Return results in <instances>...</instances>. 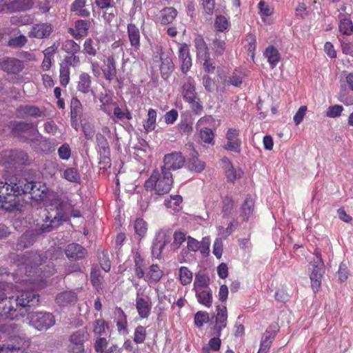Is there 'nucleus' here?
Returning a JSON list of instances; mask_svg holds the SVG:
<instances>
[{
    "label": "nucleus",
    "mask_w": 353,
    "mask_h": 353,
    "mask_svg": "<svg viewBox=\"0 0 353 353\" xmlns=\"http://www.w3.org/2000/svg\"><path fill=\"white\" fill-rule=\"evenodd\" d=\"M182 201L183 198L181 195H171L164 200V205L167 208H170L174 211L178 212L179 210V205Z\"/></svg>",
    "instance_id": "a18cd8bd"
},
{
    "label": "nucleus",
    "mask_w": 353,
    "mask_h": 353,
    "mask_svg": "<svg viewBox=\"0 0 353 353\" xmlns=\"http://www.w3.org/2000/svg\"><path fill=\"white\" fill-rule=\"evenodd\" d=\"M145 263L144 259L141 255H136L134 258V273L136 276L141 279H143L145 275L144 268Z\"/></svg>",
    "instance_id": "5fc2aeb1"
},
{
    "label": "nucleus",
    "mask_w": 353,
    "mask_h": 353,
    "mask_svg": "<svg viewBox=\"0 0 353 353\" xmlns=\"http://www.w3.org/2000/svg\"><path fill=\"white\" fill-rule=\"evenodd\" d=\"M210 278L203 272H199L195 274L193 283V291L205 290L210 288Z\"/></svg>",
    "instance_id": "72a5a7b5"
},
{
    "label": "nucleus",
    "mask_w": 353,
    "mask_h": 353,
    "mask_svg": "<svg viewBox=\"0 0 353 353\" xmlns=\"http://www.w3.org/2000/svg\"><path fill=\"white\" fill-rule=\"evenodd\" d=\"M70 116L81 117L83 114V105L77 97H72L70 101Z\"/></svg>",
    "instance_id": "8fccbe9b"
},
{
    "label": "nucleus",
    "mask_w": 353,
    "mask_h": 353,
    "mask_svg": "<svg viewBox=\"0 0 353 353\" xmlns=\"http://www.w3.org/2000/svg\"><path fill=\"white\" fill-rule=\"evenodd\" d=\"M91 23L90 21L79 19L75 21L74 28H69L68 32L77 40L85 37L88 34Z\"/></svg>",
    "instance_id": "f3484780"
},
{
    "label": "nucleus",
    "mask_w": 353,
    "mask_h": 353,
    "mask_svg": "<svg viewBox=\"0 0 353 353\" xmlns=\"http://www.w3.org/2000/svg\"><path fill=\"white\" fill-rule=\"evenodd\" d=\"M96 139L100 152L103 153L104 154L108 153L110 151V146L105 136L101 133H98L96 135Z\"/></svg>",
    "instance_id": "052dcab7"
},
{
    "label": "nucleus",
    "mask_w": 353,
    "mask_h": 353,
    "mask_svg": "<svg viewBox=\"0 0 353 353\" xmlns=\"http://www.w3.org/2000/svg\"><path fill=\"white\" fill-rule=\"evenodd\" d=\"M28 319L30 325L39 331L47 330L55 324V318L50 312H33Z\"/></svg>",
    "instance_id": "0eeeda50"
},
{
    "label": "nucleus",
    "mask_w": 353,
    "mask_h": 353,
    "mask_svg": "<svg viewBox=\"0 0 353 353\" xmlns=\"http://www.w3.org/2000/svg\"><path fill=\"white\" fill-rule=\"evenodd\" d=\"M108 323L103 319H99L93 323V332L96 335L101 336L105 334V330L108 329Z\"/></svg>",
    "instance_id": "6e6d98bb"
},
{
    "label": "nucleus",
    "mask_w": 353,
    "mask_h": 353,
    "mask_svg": "<svg viewBox=\"0 0 353 353\" xmlns=\"http://www.w3.org/2000/svg\"><path fill=\"white\" fill-rule=\"evenodd\" d=\"M0 67L8 74H17L23 70L24 65L22 61L17 58L6 57L0 60Z\"/></svg>",
    "instance_id": "2eb2a0df"
},
{
    "label": "nucleus",
    "mask_w": 353,
    "mask_h": 353,
    "mask_svg": "<svg viewBox=\"0 0 353 353\" xmlns=\"http://www.w3.org/2000/svg\"><path fill=\"white\" fill-rule=\"evenodd\" d=\"M35 183L33 181H28L26 179H19L17 182L12 183V191L15 193L16 196L26 194H32Z\"/></svg>",
    "instance_id": "6ab92c4d"
},
{
    "label": "nucleus",
    "mask_w": 353,
    "mask_h": 353,
    "mask_svg": "<svg viewBox=\"0 0 353 353\" xmlns=\"http://www.w3.org/2000/svg\"><path fill=\"white\" fill-rule=\"evenodd\" d=\"M86 0H74L70 6V11L81 17H89L90 12L85 8Z\"/></svg>",
    "instance_id": "e433bc0d"
},
{
    "label": "nucleus",
    "mask_w": 353,
    "mask_h": 353,
    "mask_svg": "<svg viewBox=\"0 0 353 353\" xmlns=\"http://www.w3.org/2000/svg\"><path fill=\"white\" fill-rule=\"evenodd\" d=\"M57 2V0H41L37 3V8L41 13L46 14L50 10L52 6Z\"/></svg>",
    "instance_id": "69168bd1"
},
{
    "label": "nucleus",
    "mask_w": 353,
    "mask_h": 353,
    "mask_svg": "<svg viewBox=\"0 0 353 353\" xmlns=\"http://www.w3.org/2000/svg\"><path fill=\"white\" fill-rule=\"evenodd\" d=\"M77 301V295L72 291H65L59 293L56 296V302L60 306L74 305Z\"/></svg>",
    "instance_id": "7c9ffc66"
},
{
    "label": "nucleus",
    "mask_w": 353,
    "mask_h": 353,
    "mask_svg": "<svg viewBox=\"0 0 353 353\" xmlns=\"http://www.w3.org/2000/svg\"><path fill=\"white\" fill-rule=\"evenodd\" d=\"M222 213L223 216H229L234 208V202L230 196H225L223 199Z\"/></svg>",
    "instance_id": "bf43d9fd"
},
{
    "label": "nucleus",
    "mask_w": 353,
    "mask_h": 353,
    "mask_svg": "<svg viewBox=\"0 0 353 353\" xmlns=\"http://www.w3.org/2000/svg\"><path fill=\"white\" fill-rule=\"evenodd\" d=\"M279 328L276 324L270 325L263 333L260 343V347L257 353H268L270 347L279 332Z\"/></svg>",
    "instance_id": "ddd939ff"
},
{
    "label": "nucleus",
    "mask_w": 353,
    "mask_h": 353,
    "mask_svg": "<svg viewBox=\"0 0 353 353\" xmlns=\"http://www.w3.org/2000/svg\"><path fill=\"white\" fill-rule=\"evenodd\" d=\"M209 239L204 238L202 241H199L193 237L188 236L187 239V247L190 251L196 252L200 250L202 254L209 251Z\"/></svg>",
    "instance_id": "393cba45"
},
{
    "label": "nucleus",
    "mask_w": 353,
    "mask_h": 353,
    "mask_svg": "<svg viewBox=\"0 0 353 353\" xmlns=\"http://www.w3.org/2000/svg\"><path fill=\"white\" fill-rule=\"evenodd\" d=\"M6 6V8L12 12H24L33 7L34 0H14Z\"/></svg>",
    "instance_id": "c85d7f7f"
},
{
    "label": "nucleus",
    "mask_w": 353,
    "mask_h": 353,
    "mask_svg": "<svg viewBox=\"0 0 353 353\" xmlns=\"http://www.w3.org/2000/svg\"><path fill=\"white\" fill-rule=\"evenodd\" d=\"M173 178L171 172L163 170H153L150 176L145 181L144 188L147 191H155L158 195L168 194L172 186Z\"/></svg>",
    "instance_id": "7ed1b4c3"
},
{
    "label": "nucleus",
    "mask_w": 353,
    "mask_h": 353,
    "mask_svg": "<svg viewBox=\"0 0 353 353\" xmlns=\"http://www.w3.org/2000/svg\"><path fill=\"white\" fill-rule=\"evenodd\" d=\"M177 13V10L173 7L164 8L157 15V21L162 25L170 24L175 19Z\"/></svg>",
    "instance_id": "cd10ccee"
},
{
    "label": "nucleus",
    "mask_w": 353,
    "mask_h": 353,
    "mask_svg": "<svg viewBox=\"0 0 353 353\" xmlns=\"http://www.w3.org/2000/svg\"><path fill=\"white\" fill-rule=\"evenodd\" d=\"M127 32L131 46L133 47L134 50H139L141 46V35L139 28L134 23H128L127 26Z\"/></svg>",
    "instance_id": "c756f323"
},
{
    "label": "nucleus",
    "mask_w": 353,
    "mask_h": 353,
    "mask_svg": "<svg viewBox=\"0 0 353 353\" xmlns=\"http://www.w3.org/2000/svg\"><path fill=\"white\" fill-rule=\"evenodd\" d=\"M258 8L259 10V14L262 19H263L264 17H270L274 13L273 7L268 5L264 1H261L259 3Z\"/></svg>",
    "instance_id": "e2e57ef3"
},
{
    "label": "nucleus",
    "mask_w": 353,
    "mask_h": 353,
    "mask_svg": "<svg viewBox=\"0 0 353 353\" xmlns=\"http://www.w3.org/2000/svg\"><path fill=\"white\" fill-rule=\"evenodd\" d=\"M34 239L35 236L34 234L24 233L18 239V242L17 243V248L18 250H23L27 248L33 244V243L34 242Z\"/></svg>",
    "instance_id": "09e8293b"
},
{
    "label": "nucleus",
    "mask_w": 353,
    "mask_h": 353,
    "mask_svg": "<svg viewBox=\"0 0 353 353\" xmlns=\"http://www.w3.org/2000/svg\"><path fill=\"white\" fill-rule=\"evenodd\" d=\"M163 274L160 267L157 264H152L150 266L149 271L147 273L148 281L151 283H157L162 278Z\"/></svg>",
    "instance_id": "c03bdc74"
},
{
    "label": "nucleus",
    "mask_w": 353,
    "mask_h": 353,
    "mask_svg": "<svg viewBox=\"0 0 353 353\" xmlns=\"http://www.w3.org/2000/svg\"><path fill=\"white\" fill-rule=\"evenodd\" d=\"M99 45L98 41L94 42V41L92 38H87L84 41L83 45V52L85 54L88 55L90 57H96L97 54V51L99 49Z\"/></svg>",
    "instance_id": "a19ab883"
},
{
    "label": "nucleus",
    "mask_w": 353,
    "mask_h": 353,
    "mask_svg": "<svg viewBox=\"0 0 353 353\" xmlns=\"http://www.w3.org/2000/svg\"><path fill=\"white\" fill-rule=\"evenodd\" d=\"M31 148L38 153L50 154L55 150V145L49 139L43 138L39 133L29 138Z\"/></svg>",
    "instance_id": "9d476101"
},
{
    "label": "nucleus",
    "mask_w": 353,
    "mask_h": 353,
    "mask_svg": "<svg viewBox=\"0 0 353 353\" xmlns=\"http://www.w3.org/2000/svg\"><path fill=\"white\" fill-rule=\"evenodd\" d=\"M53 32V26L50 23L34 24L28 33L30 37L37 39L48 38Z\"/></svg>",
    "instance_id": "a211bd4d"
},
{
    "label": "nucleus",
    "mask_w": 353,
    "mask_h": 353,
    "mask_svg": "<svg viewBox=\"0 0 353 353\" xmlns=\"http://www.w3.org/2000/svg\"><path fill=\"white\" fill-rule=\"evenodd\" d=\"M42 217V223L39 227L37 232L39 234L50 232L54 229L58 228L65 219L63 218V215L59 210L49 212L44 209L41 212Z\"/></svg>",
    "instance_id": "39448f33"
},
{
    "label": "nucleus",
    "mask_w": 353,
    "mask_h": 353,
    "mask_svg": "<svg viewBox=\"0 0 353 353\" xmlns=\"http://www.w3.org/2000/svg\"><path fill=\"white\" fill-rule=\"evenodd\" d=\"M63 177L67 181L72 183H79L81 178L77 170L74 168H69L64 170Z\"/></svg>",
    "instance_id": "4d7b16f0"
},
{
    "label": "nucleus",
    "mask_w": 353,
    "mask_h": 353,
    "mask_svg": "<svg viewBox=\"0 0 353 353\" xmlns=\"http://www.w3.org/2000/svg\"><path fill=\"white\" fill-rule=\"evenodd\" d=\"M91 76L88 73L82 72L80 74L79 81L77 82V91L83 94L91 93L93 96H94L95 93L91 88Z\"/></svg>",
    "instance_id": "a878e982"
},
{
    "label": "nucleus",
    "mask_w": 353,
    "mask_h": 353,
    "mask_svg": "<svg viewBox=\"0 0 353 353\" xmlns=\"http://www.w3.org/2000/svg\"><path fill=\"white\" fill-rule=\"evenodd\" d=\"M199 136L204 143L214 144V134L210 128H201Z\"/></svg>",
    "instance_id": "13d9d810"
},
{
    "label": "nucleus",
    "mask_w": 353,
    "mask_h": 353,
    "mask_svg": "<svg viewBox=\"0 0 353 353\" xmlns=\"http://www.w3.org/2000/svg\"><path fill=\"white\" fill-rule=\"evenodd\" d=\"M81 63L80 58L75 57H65L62 63H60L59 82L60 84L66 87L70 80V67L76 68Z\"/></svg>",
    "instance_id": "1a4fd4ad"
},
{
    "label": "nucleus",
    "mask_w": 353,
    "mask_h": 353,
    "mask_svg": "<svg viewBox=\"0 0 353 353\" xmlns=\"http://www.w3.org/2000/svg\"><path fill=\"white\" fill-rule=\"evenodd\" d=\"M209 321V314L205 311H199L194 315V323L198 327H201Z\"/></svg>",
    "instance_id": "338daca9"
},
{
    "label": "nucleus",
    "mask_w": 353,
    "mask_h": 353,
    "mask_svg": "<svg viewBox=\"0 0 353 353\" xmlns=\"http://www.w3.org/2000/svg\"><path fill=\"white\" fill-rule=\"evenodd\" d=\"M161 63L160 65V71L163 79H166L169 77L174 69V64L172 59L167 57L165 58L160 57Z\"/></svg>",
    "instance_id": "79ce46f5"
},
{
    "label": "nucleus",
    "mask_w": 353,
    "mask_h": 353,
    "mask_svg": "<svg viewBox=\"0 0 353 353\" xmlns=\"http://www.w3.org/2000/svg\"><path fill=\"white\" fill-rule=\"evenodd\" d=\"M10 21L12 25L22 26L31 24L33 19L30 14H20L11 17Z\"/></svg>",
    "instance_id": "49530a36"
},
{
    "label": "nucleus",
    "mask_w": 353,
    "mask_h": 353,
    "mask_svg": "<svg viewBox=\"0 0 353 353\" xmlns=\"http://www.w3.org/2000/svg\"><path fill=\"white\" fill-rule=\"evenodd\" d=\"M222 161L225 164L224 169L228 181L230 182H234L237 178L236 170L234 168L231 161L227 157L223 158Z\"/></svg>",
    "instance_id": "3c124183"
},
{
    "label": "nucleus",
    "mask_w": 353,
    "mask_h": 353,
    "mask_svg": "<svg viewBox=\"0 0 353 353\" xmlns=\"http://www.w3.org/2000/svg\"><path fill=\"white\" fill-rule=\"evenodd\" d=\"M244 77V72L241 69L236 68L230 76L222 79L221 83L225 87L233 85L239 88L241 85Z\"/></svg>",
    "instance_id": "bb28decb"
},
{
    "label": "nucleus",
    "mask_w": 353,
    "mask_h": 353,
    "mask_svg": "<svg viewBox=\"0 0 353 353\" xmlns=\"http://www.w3.org/2000/svg\"><path fill=\"white\" fill-rule=\"evenodd\" d=\"M194 43L198 58H206L209 56L208 48L202 36L197 35L194 40Z\"/></svg>",
    "instance_id": "4c0bfd02"
},
{
    "label": "nucleus",
    "mask_w": 353,
    "mask_h": 353,
    "mask_svg": "<svg viewBox=\"0 0 353 353\" xmlns=\"http://www.w3.org/2000/svg\"><path fill=\"white\" fill-rule=\"evenodd\" d=\"M192 272L188 267L182 266L179 270V279L182 285H187L192 281Z\"/></svg>",
    "instance_id": "de8ad7c7"
},
{
    "label": "nucleus",
    "mask_w": 353,
    "mask_h": 353,
    "mask_svg": "<svg viewBox=\"0 0 353 353\" xmlns=\"http://www.w3.org/2000/svg\"><path fill=\"white\" fill-rule=\"evenodd\" d=\"M245 41L247 42L245 48L248 50V55L254 60L256 48V36L254 34L249 33L246 36Z\"/></svg>",
    "instance_id": "864d4df0"
},
{
    "label": "nucleus",
    "mask_w": 353,
    "mask_h": 353,
    "mask_svg": "<svg viewBox=\"0 0 353 353\" xmlns=\"http://www.w3.org/2000/svg\"><path fill=\"white\" fill-rule=\"evenodd\" d=\"M147 336L146 328L142 325H138L134 332L133 341L139 344L145 341Z\"/></svg>",
    "instance_id": "680f3d73"
},
{
    "label": "nucleus",
    "mask_w": 353,
    "mask_h": 353,
    "mask_svg": "<svg viewBox=\"0 0 353 353\" xmlns=\"http://www.w3.org/2000/svg\"><path fill=\"white\" fill-rule=\"evenodd\" d=\"M42 110L36 105H21L15 110V116L19 119L38 118L43 116Z\"/></svg>",
    "instance_id": "dca6fc26"
},
{
    "label": "nucleus",
    "mask_w": 353,
    "mask_h": 353,
    "mask_svg": "<svg viewBox=\"0 0 353 353\" xmlns=\"http://www.w3.org/2000/svg\"><path fill=\"white\" fill-rule=\"evenodd\" d=\"M135 306L139 316L142 319H148L152 311V301L149 296L141 295L139 292H137Z\"/></svg>",
    "instance_id": "4468645a"
},
{
    "label": "nucleus",
    "mask_w": 353,
    "mask_h": 353,
    "mask_svg": "<svg viewBox=\"0 0 353 353\" xmlns=\"http://www.w3.org/2000/svg\"><path fill=\"white\" fill-rule=\"evenodd\" d=\"M197 301L206 307L212 305V292L210 288L194 291Z\"/></svg>",
    "instance_id": "473e14b6"
},
{
    "label": "nucleus",
    "mask_w": 353,
    "mask_h": 353,
    "mask_svg": "<svg viewBox=\"0 0 353 353\" xmlns=\"http://www.w3.org/2000/svg\"><path fill=\"white\" fill-rule=\"evenodd\" d=\"M8 285L0 282V303L3 300L6 302L3 307L6 318L11 320L23 317L27 312V307L37 305L39 303V295L33 290H22L16 296L8 297L6 291Z\"/></svg>",
    "instance_id": "f03ea898"
},
{
    "label": "nucleus",
    "mask_w": 353,
    "mask_h": 353,
    "mask_svg": "<svg viewBox=\"0 0 353 353\" xmlns=\"http://www.w3.org/2000/svg\"><path fill=\"white\" fill-rule=\"evenodd\" d=\"M228 312L225 305L216 306V315L215 318V329L216 330V336H220L221 331L227 325Z\"/></svg>",
    "instance_id": "5701e85b"
},
{
    "label": "nucleus",
    "mask_w": 353,
    "mask_h": 353,
    "mask_svg": "<svg viewBox=\"0 0 353 353\" xmlns=\"http://www.w3.org/2000/svg\"><path fill=\"white\" fill-rule=\"evenodd\" d=\"M157 117V111L154 109L150 108L148 111V118L143 122V127L146 132H149L155 129Z\"/></svg>",
    "instance_id": "37998d69"
},
{
    "label": "nucleus",
    "mask_w": 353,
    "mask_h": 353,
    "mask_svg": "<svg viewBox=\"0 0 353 353\" xmlns=\"http://www.w3.org/2000/svg\"><path fill=\"white\" fill-rule=\"evenodd\" d=\"M255 202L251 195H247L241 207L240 217L244 222H248L253 216L254 212Z\"/></svg>",
    "instance_id": "b1692460"
},
{
    "label": "nucleus",
    "mask_w": 353,
    "mask_h": 353,
    "mask_svg": "<svg viewBox=\"0 0 353 353\" xmlns=\"http://www.w3.org/2000/svg\"><path fill=\"white\" fill-rule=\"evenodd\" d=\"M89 334L86 328L73 332L69 338L68 350L70 353H84V343L89 339Z\"/></svg>",
    "instance_id": "6e6552de"
},
{
    "label": "nucleus",
    "mask_w": 353,
    "mask_h": 353,
    "mask_svg": "<svg viewBox=\"0 0 353 353\" xmlns=\"http://www.w3.org/2000/svg\"><path fill=\"white\" fill-rule=\"evenodd\" d=\"M240 131L237 128H228L225 139L226 143L223 145V148L226 150L240 153L241 150V140L239 138Z\"/></svg>",
    "instance_id": "f8f14e48"
},
{
    "label": "nucleus",
    "mask_w": 353,
    "mask_h": 353,
    "mask_svg": "<svg viewBox=\"0 0 353 353\" xmlns=\"http://www.w3.org/2000/svg\"><path fill=\"white\" fill-rule=\"evenodd\" d=\"M61 50L69 54L68 57H75L79 58L77 54L81 51V46L73 39H66L61 45Z\"/></svg>",
    "instance_id": "f704fd0d"
},
{
    "label": "nucleus",
    "mask_w": 353,
    "mask_h": 353,
    "mask_svg": "<svg viewBox=\"0 0 353 353\" xmlns=\"http://www.w3.org/2000/svg\"><path fill=\"white\" fill-rule=\"evenodd\" d=\"M117 61L114 54L108 56L103 62V68H102L104 78L111 81L117 76Z\"/></svg>",
    "instance_id": "412c9836"
},
{
    "label": "nucleus",
    "mask_w": 353,
    "mask_h": 353,
    "mask_svg": "<svg viewBox=\"0 0 353 353\" xmlns=\"http://www.w3.org/2000/svg\"><path fill=\"white\" fill-rule=\"evenodd\" d=\"M65 253L70 260L78 261L85 257L87 250L82 245L72 243L66 246Z\"/></svg>",
    "instance_id": "aec40b11"
},
{
    "label": "nucleus",
    "mask_w": 353,
    "mask_h": 353,
    "mask_svg": "<svg viewBox=\"0 0 353 353\" xmlns=\"http://www.w3.org/2000/svg\"><path fill=\"white\" fill-rule=\"evenodd\" d=\"M134 228L136 234L143 237L148 230L147 223L143 219H137L134 222Z\"/></svg>",
    "instance_id": "0e129e2a"
},
{
    "label": "nucleus",
    "mask_w": 353,
    "mask_h": 353,
    "mask_svg": "<svg viewBox=\"0 0 353 353\" xmlns=\"http://www.w3.org/2000/svg\"><path fill=\"white\" fill-rule=\"evenodd\" d=\"M229 26V22L225 17L219 15L216 17L214 21V27L217 31L223 32Z\"/></svg>",
    "instance_id": "774afa93"
},
{
    "label": "nucleus",
    "mask_w": 353,
    "mask_h": 353,
    "mask_svg": "<svg viewBox=\"0 0 353 353\" xmlns=\"http://www.w3.org/2000/svg\"><path fill=\"white\" fill-rule=\"evenodd\" d=\"M194 153L188 161V168L191 172L200 173L205 169V163L198 158L196 152L194 151Z\"/></svg>",
    "instance_id": "58836bf2"
},
{
    "label": "nucleus",
    "mask_w": 353,
    "mask_h": 353,
    "mask_svg": "<svg viewBox=\"0 0 353 353\" xmlns=\"http://www.w3.org/2000/svg\"><path fill=\"white\" fill-rule=\"evenodd\" d=\"M163 166L161 170L170 172V170H176L181 168L185 163V158L180 152H173L165 154L163 158Z\"/></svg>",
    "instance_id": "9b49d317"
},
{
    "label": "nucleus",
    "mask_w": 353,
    "mask_h": 353,
    "mask_svg": "<svg viewBox=\"0 0 353 353\" xmlns=\"http://www.w3.org/2000/svg\"><path fill=\"white\" fill-rule=\"evenodd\" d=\"M48 256H52L50 251L46 252L43 256L37 252L18 255L15 262L18 266H21L18 271L22 272L24 269L25 274L30 277L22 281L35 283L43 276L53 274L55 272L54 265L52 261H47ZM49 260L52 261V257Z\"/></svg>",
    "instance_id": "f257e3e1"
},
{
    "label": "nucleus",
    "mask_w": 353,
    "mask_h": 353,
    "mask_svg": "<svg viewBox=\"0 0 353 353\" xmlns=\"http://www.w3.org/2000/svg\"><path fill=\"white\" fill-rule=\"evenodd\" d=\"M324 274L321 267H314L310 274L311 287L314 293L319 292L321 285V279Z\"/></svg>",
    "instance_id": "2f4dec72"
},
{
    "label": "nucleus",
    "mask_w": 353,
    "mask_h": 353,
    "mask_svg": "<svg viewBox=\"0 0 353 353\" xmlns=\"http://www.w3.org/2000/svg\"><path fill=\"white\" fill-rule=\"evenodd\" d=\"M10 157L16 163L21 165L27 164L29 160L28 154L22 150H12Z\"/></svg>",
    "instance_id": "603ef678"
},
{
    "label": "nucleus",
    "mask_w": 353,
    "mask_h": 353,
    "mask_svg": "<svg viewBox=\"0 0 353 353\" xmlns=\"http://www.w3.org/2000/svg\"><path fill=\"white\" fill-rule=\"evenodd\" d=\"M339 29L343 34L350 36L353 34V23L350 17L344 15L340 17Z\"/></svg>",
    "instance_id": "ea45409f"
},
{
    "label": "nucleus",
    "mask_w": 353,
    "mask_h": 353,
    "mask_svg": "<svg viewBox=\"0 0 353 353\" xmlns=\"http://www.w3.org/2000/svg\"><path fill=\"white\" fill-rule=\"evenodd\" d=\"M12 183L0 180V208L8 212H13L19 207V201L12 191Z\"/></svg>",
    "instance_id": "20e7f679"
},
{
    "label": "nucleus",
    "mask_w": 353,
    "mask_h": 353,
    "mask_svg": "<svg viewBox=\"0 0 353 353\" xmlns=\"http://www.w3.org/2000/svg\"><path fill=\"white\" fill-rule=\"evenodd\" d=\"M181 94L185 101H194L198 96L196 92V83L193 77H188L181 86Z\"/></svg>",
    "instance_id": "4be33fe9"
},
{
    "label": "nucleus",
    "mask_w": 353,
    "mask_h": 353,
    "mask_svg": "<svg viewBox=\"0 0 353 353\" xmlns=\"http://www.w3.org/2000/svg\"><path fill=\"white\" fill-rule=\"evenodd\" d=\"M264 56L267 58L272 69L275 68L281 59L280 53L273 46H269L264 52Z\"/></svg>",
    "instance_id": "c9c22d12"
},
{
    "label": "nucleus",
    "mask_w": 353,
    "mask_h": 353,
    "mask_svg": "<svg viewBox=\"0 0 353 353\" xmlns=\"http://www.w3.org/2000/svg\"><path fill=\"white\" fill-rule=\"evenodd\" d=\"M11 132L22 142H28L30 137L39 134L38 130L32 123L23 121H12L9 125Z\"/></svg>",
    "instance_id": "423d86ee"
}]
</instances>
